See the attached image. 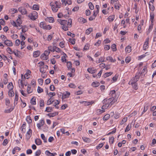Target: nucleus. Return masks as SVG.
<instances>
[{
	"label": "nucleus",
	"instance_id": "nucleus-1",
	"mask_svg": "<svg viewBox=\"0 0 156 156\" xmlns=\"http://www.w3.org/2000/svg\"><path fill=\"white\" fill-rule=\"evenodd\" d=\"M116 100L113 97L109 98L108 99L107 102L106 103L108 104V105H109V106L110 107L115 102Z\"/></svg>",
	"mask_w": 156,
	"mask_h": 156
},
{
	"label": "nucleus",
	"instance_id": "nucleus-2",
	"mask_svg": "<svg viewBox=\"0 0 156 156\" xmlns=\"http://www.w3.org/2000/svg\"><path fill=\"white\" fill-rule=\"evenodd\" d=\"M18 10L21 13L22 15H26L27 13V11L26 9L23 7L19 8Z\"/></svg>",
	"mask_w": 156,
	"mask_h": 156
},
{
	"label": "nucleus",
	"instance_id": "nucleus-3",
	"mask_svg": "<svg viewBox=\"0 0 156 156\" xmlns=\"http://www.w3.org/2000/svg\"><path fill=\"white\" fill-rule=\"evenodd\" d=\"M37 12L36 11H34L31 14V16H29V17L32 20H35L37 18V16L36 15H37Z\"/></svg>",
	"mask_w": 156,
	"mask_h": 156
},
{
	"label": "nucleus",
	"instance_id": "nucleus-4",
	"mask_svg": "<svg viewBox=\"0 0 156 156\" xmlns=\"http://www.w3.org/2000/svg\"><path fill=\"white\" fill-rule=\"evenodd\" d=\"M70 95V93L68 91H66L65 93H60V96L62 95V99L69 97Z\"/></svg>",
	"mask_w": 156,
	"mask_h": 156
},
{
	"label": "nucleus",
	"instance_id": "nucleus-5",
	"mask_svg": "<svg viewBox=\"0 0 156 156\" xmlns=\"http://www.w3.org/2000/svg\"><path fill=\"white\" fill-rule=\"evenodd\" d=\"M45 122L44 119H41L39 123L37 124V126L39 129H41V127L44 124Z\"/></svg>",
	"mask_w": 156,
	"mask_h": 156
},
{
	"label": "nucleus",
	"instance_id": "nucleus-6",
	"mask_svg": "<svg viewBox=\"0 0 156 156\" xmlns=\"http://www.w3.org/2000/svg\"><path fill=\"white\" fill-rule=\"evenodd\" d=\"M147 66H144V69L142 71L141 73H140V75L144 76L145 73H147Z\"/></svg>",
	"mask_w": 156,
	"mask_h": 156
},
{
	"label": "nucleus",
	"instance_id": "nucleus-7",
	"mask_svg": "<svg viewBox=\"0 0 156 156\" xmlns=\"http://www.w3.org/2000/svg\"><path fill=\"white\" fill-rule=\"evenodd\" d=\"M87 71L89 73L93 74L96 73L97 71V69L94 68H88L87 69Z\"/></svg>",
	"mask_w": 156,
	"mask_h": 156
},
{
	"label": "nucleus",
	"instance_id": "nucleus-8",
	"mask_svg": "<svg viewBox=\"0 0 156 156\" xmlns=\"http://www.w3.org/2000/svg\"><path fill=\"white\" fill-rule=\"evenodd\" d=\"M32 131L30 129L29 131L27 132L26 136L27 140L29 139L32 135Z\"/></svg>",
	"mask_w": 156,
	"mask_h": 156
},
{
	"label": "nucleus",
	"instance_id": "nucleus-9",
	"mask_svg": "<svg viewBox=\"0 0 156 156\" xmlns=\"http://www.w3.org/2000/svg\"><path fill=\"white\" fill-rule=\"evenodd\" d=\"M4 43L7 46H11L12 45V41L8 39L5 41Z\"/></svg>",
	"mask_w": 156,
	"mask_h": 156
},
{
	"label": "nucleus",
	"instance_id": "nucleus-10",
	"mask_svg": "<svg viewBox=\"0 0 156 156\" xmlns=\"http://www.w3.org/2000/svg\"><path fill=\"white\" fill-rule=\"evenodd\" d=\"M15 98L14 102V106H15L17 104V101L18 99V92L17 91H15Z\"/></svg>",
	"mask_w": 156,
	"mask_h": 156
},
{
	"label": "nucleus",
	"instance_id": "nucleus-11",
	"mask_svg": "<svg viewBox=\"0 0 156 156\" xmlns=\"http://www.w3.org/2000/svg\"><path fill=\"white\" fill-rule=\"evenodd\" d=\"M60 8V6L59 5H57V6L54 5L51 7L52 11L54 12H56L58 10V9Z\"/></svg>",
	"mask_w": 156,
	"mask_h": 156
},
{
	"label": "nucleus",
	"instance_id": "nucleus-12",
	"mask_svg": "<svg viewBox=\"0 0 156 156\" xmlns=\"http://www.w3.org/2000/svg\"><path fill=\"white\" fill-rule=\"evenodd\" d=\"M58 22L60 23L62 25L64 24H66L67 23V21L65 20H62L61 19H58Z\"/></svg>",
	"mask_w": 156,
	"mask_h": 156
},
{
	"label": "nucleus",
	"instance_id": "nucleus-13",
	"mask_svg": "<svg viewBox=\"0 0 156 156\" xmlns=\"http://www.w3.org/2000/svg\"><path fill=\"white\" fill-rule=\"evenodd\" d=\"M58 112H55L53 113H49L47 114V115L49 116L50 117H53L55 116V115H58Z\"/></svg>",
	"mask_w": 156,
	"mask_h": 156
},
{
	"label": "nucleus",
	"instance_id": "nucleus-14",
	"mask_svg": "<svg viewBox=\"0 0 156 156\" xmlns=\"http://www.w3.org/2000/svg\"><path fill=\"white\" fill-rule=\"evenodd\" d=\"M78 21L81 23H84L87 22V20L82 17L79 18L78 19Z\"/></svg>",
	"mask_w": 156,
	"mask_h": 156
},
{
	"label": "nucleus",
	"instance_id": "nucleus-15",
	"mask_svg": "<svg viewBox=\"0 0 156 156\" xmlns=\"http://www.w3.org/2000/svg\"><path fill=\"white\" fill-rule=\"evenodd\" d=\"M40 52L39 51H34L33 54V56L34 58L38 57L40 55Z\"/></svg>",
	"mask_w": 156,
	"mask_h": 156
},
{
	"label": "nucleus",
	"instance_id": "nucleus-16",
	"mask_svg": "<svg viewBox=\"0 0 156 156\" xmlns=\"http://www.w3.org/2000/svg\"><path fill=\"white\" fill-rule=\"evenodd\" d=\"M19 20L18 19H17L16 22L19 25H17V27H16L17 28V29H20L22 28V26L20 25V24H21L22 22L21 21H18Z\"/></svg>",
	"mask_w": 156,
	"mask_h": 156
},
{
	"label": "nucleus",
	"instance_id": "nucleus-17",
	"mask_svg": "<svg viewBox=\"0 0 156 156\" xmlns=\"http://www.w3.org/2000/svg\"><path fill=\"white\" fill-rule=\"evenodd\" d=\"M153 23H151L149 26V27L147 31V35H148L150 32L151 30H152L153 28Z\"/></svg>",
	"mask_w": 156,
	"mask_h": 156
},
{
	"label": "nucleus",
	"instance_id": "nucleus-18",
	"mask_svg": "<svg viewBox=\"0 0 156 156\" xmlns=\"http://www.w3.org/2000/svg\"><path fill=\"white\" fill-rule=\"evenodd\" d=\"M14 87L12 83V82H10L9 83V84L8 85V89H9V90H11Z\"/></svg>",
	"mask_w": 156,
	"mask_h": 156
},
{
	"label": "nucleus",
	"instance_id": "nucleus-19",
	"mask_svg": "<svg viewBox=\"0 0 156 156\" xmlns=\"http://www.w3.org/2000/svg\"><path fill=\"white\" fill-rule=\"evenodd\" d=\"M137 81V80H136L134 77H133L132 79H131V80H130L129 81V84H133V83H137L136 82Z\"/></svg>",
	"mask_w": 156,
	"mask_h": 156
},
{
	"label": "nucleus",
	"instance_id": "nucleus-20",
	"mask_svg": "<svg viewBox=\"0 0 156 156\" xmlns=\"http://www.w3.org/2000/svg\"><path fill=\"white\" fill-rule=\"evenodd\" d=\"M92 86L94 87H97L99 86L100 83L98 82H93L92 83Z\"/></svg>",
	"mask_w": 156,
	"mask_h": 156
},
{
	"label": "nucleus",
	"instance_id": "nucleus-21",
	"mask_svg": "<svg viewBox=\"0 0 156 156\" xmlns=\"http://www.w3.org/2000/svg\"><path fill=\"white\" fill-rule=\"evenodd\" d=\"M35 143L37 145H39L41 144L42 141L40 139H37L35 140Z\"/></svg>",
	"mask_w": 156,
	"mask_h": 156
},
{
	"label": "nucleus",
	"instance_id": "nucleus-22",
	"mask_svg": "<svg viewBox=\"0 0 156 156\" xmlns=\"http://www.w3.org/2000/svg\"><path fill=\"white\" fill-rule=\"evenodd\" d=\"M115 18V15H113L110 16L108 17V21L110 22H112L114 20Z\"/></svg>",
	"mask_w": 156,
	"mask_h": 156
},
{
	"label": "nucleus",
	"instance_id": "nucleus-23",
	"mask_svg": "<svg viewBox=\"0 0 156 156\" xmlns=\"http://www.w3.org/2000/svg\"><path fill=\"white\" fill-rule=\"evenodd\" d=\"M36 98L35 97L32 98L30 100V103L32 105H35L36 104Z\"/></svg>",
	"mask_w": 156,
	"mask_h": 156
},
{
	"label": "nucleus",
	"instance_id": "nucleus-24",
	"mask_svg": "<svg viewBox=\"0 0 156 156\" xmlns=\"http://www.w3.org/2000/svg\"><path fill=\"white\" fill-rule=\"evenodd\" d=\"M140 72H137L136 73L135 76L134 77L138 81L140 78Z\"/></svg>",
	"mask_w": 156,
	"mask_h": 156
},
{
	"label": "nucleus",
	"instance_id": "nucleus-25",
	"mask_svg": "<svg viewBox=\"0 0 156 156\" xmlns=\"http://www.w3.org/2000/svg\"><path fill=\"white\" fill-rule=\"evenodd\" d=\"M67 23H68L67 25L68 27H71L72 26V20L71 19H69L68 20V21H67Z\"/></svg>",
	"mask_w": 156,
	"mask_h": 156
},
{
	"label": "nucleus",
	"instance_id": "nucleus-26",
	"mask_svg": "<svg viewBox=\"0 0 156 156\" xmlns=\"http://www.w3.org/2000/svg\"><path fill=\"white\" fill-rule=\"evenodd\" d=\"M131 50V47L129 46H127L125 48V51L128 53L130 52Z\"/></svg>",
	"mask_w": 156,
	"mask_h": 156
},
{
	"label": "nucleus",
	"instance_id": "nucleus-27",
	"mask_svg": "<svg viewBox=\"0 0 156 156\" xmlns=\"http://www.w3.org/2000/svg\"><path fill=\"white\" fill-rule=\"evenodd\" d=\"M46 24L43 22H41L39 24V26L41 28L45 29L46 28Z\"/></svg>",
	"mask_w": 156,
	"mask_h": 156
},
{
	"label": "nucleus",
	"instance_id": "nucleus-28",
	"mask_svg": "<svg viewBox=\"0 0 156 156\" xmlns=\"http://www.w3.org/2000/svg\"><path fill=\"white\" fill-rule=\"evenodd\" d=\"M39 6L38 5L35 4L33 6V9L36 10H39Z\"/></svg>",
	"mask_w": 156,
	"mask_h": 156
},
{
	"label": "nucleus",
	"instance_id": "nucleus-29",
	"mask_svg": "<svg viewBox=\"0 0 156 156\" xmlns=\"http://www.w3.org/2000/svg\"><path fill=\"white\" fill-rule=\"evenodd\" d=\"M113 73L112 72H110L109 73H107L104 74L103 76L104 78H106L109 76L111 75Z\"/></svg>",
	"mask_w": 156,
	"mask_h": 156
},
{
	"label": "nucleus",
	"instance_id": "nucleus-30",
	"mask_svg": "<svg viewBox=\"0 0 156 156\" xmlns=\"http://www.w3.org/2000/svg\"><path fill=\"white\" fill-rule=\"evenodd\" d=\"M131 84L132 85L133 88L135 90H136L138 89V87L137 86V83H133V84Z\"/></svg>",
	"mask_w": 156,
	"mask_h": 156
},
{
	"label": "nucleus",
	"instance_id": "nucleus-31",
	"mask_svg": "<svg viewBox=\"0 0 156 156\" xmlns=\"http://www.w3.org/2000/svg\"><path fill=\"white\" fill-rule=\"evenodd\" d=\"M150 20L151 22V23H153V20L154 17V14L153 13H151L150 14Z\"/></svg>",
	"mask_w": 156,
	"mask_h": 156
},
{
	"label": "nucleus",
	"instance_id": "nucleus-32",
	"mask_svg": "<svg viewBox=\"0 0 156 156\" xmlns=\"http://www.w3.org/2000/svg\"><path fill=\"white\" fill-rule=\"evenodd\" d=\"M93 30V29L92 28H90L87 29L86 31V33L87 35H88L90 34L91 32Z\"/></svg>",
	"mask_w": 156,
	"mask_h": 156
},
{
	"label": "nucleus",
	"instance_id": "nucleus-33",
	"mask_svg": "<svg viewBox=\"0 0 156 156\" xmlns=\"http://www.w3.org/2000/svg\"><path fill=\"white\" fill-rule=\"evenodd\" d=\"M13 53L15 54V55L17 57L20 58L21 57V55H20V51H17L15 52L14 51Z\"/></svg>",
	"mask_w": 156,
	"mask_h": 156
},
{
	"label": "nucleus",
	"instance_id": "nucleus-34",
	"mask_svg": "<svg viewBox=\"0 0 156 156\" xmlns=\"http://www.w3.org/2000/svg\"><path fill=\"white\" fill-rule=\"evenodd\" d=\"M110 115L109 114H107L105 115L103 117V119L104 120H107L109 119Z\"/></svg>",
	"mask_w": 156,
	"mask_h": 156
},
{
	"label": "nucleus",
	"instance_id": "nucleus-35",
	"mask_svg": "<svg viewBox=\"0 0 156 156\" xmlns=\"http://www.w3.org/2000/svg\"><path fill=\"white\" fill-rule=\"evenodd\" d=\"M41 137L44 143L47 142V139L45 137V136L43 134H41Z\"/></svg>",
	"mask_w": 156,
	"mask_h": 156
},
{
	"label": "nucleus",
	"instance_id": "nucleus-36",
	"mask_svg": "<svg viewBox=\"0 0 156 156\" xmlns=\"http://www.w3.org/2000/svg\"><path fill=\"white\" fill-rule=\"evenodd\" d=\"M50 53V51L48 50H46L44 51V54H45V58H48L47 56L49 55Z\"/></svg>",
	"mask_w": 156,
	"mask_h": 156
},
{
	"label": "nucleus",
	"instance_id": "nucleus-37",
	"mask_svg": "<svg viewBox=\"0 0 156 156\" xmlns=\"http://www.w3.org/2000/svg\"><path fill=\"white\" fill-rule=\"evenodd\" d=\"M150 3H149V8L152 11H153L154 10V5H153V4L152 5H151Z\"/></svg>",
	"mask_w": 156,
	"mask_h": 156
},
{
	"label": "nucleus",
	"instance_id": "nucleus-38",
	"mask_svg": "<svg viewBox=\"0 0 156 156\" xmlns=\"http://www.w3.org/2000/svg\"><path fill=\"white\" fill-rule=\"evenodd\" d=\"M52 111V108L51 107H47L45 111L47 112H50Z\"/></svg>",
	"mask_w": 156,
	"mask_h": 156
},
{
	"label": "nucleus",
	"instance_id": "nucleus-39",
	"mask_svg": "<svg viewBox=\"0 0 156 156\" xmlns=\"http://www.w3.org/2000/svg\"><path fill=\"white\" fill-rule=\"evenodd\" d=\"M26 120L29 124H30L32 122V120L30 116H27V117Z\"/></svg>",
	"mask_w": 156,
	"mask_h": 156
},
{
	"label": "nucleus",
	"instance_id": "nucleus-40",
	"mask_svg": "<svg viewBox=\"0 0 156 156\" xmlns=\"http://www.w3.org/2000/svg\"><path fill=\"white\" fill-rule=\"evenodd\" d=\"M88 5L89 8L90 9L92 10L94 9V6L93 5L92 3L91 2H90L88 3Z\"/></svg>",
	"mask_w": 156,
	"mask_h": 156
},
{
	"label": "nucleus",
	"instance_id": "nucleus-41",
	"mask_svg": "<svg viewBox=\"0 0 156 156\" xmlns=\"http://www.w3.org/2000/svg\"><path fill=\"white\" fill-rule=\"evenodd\" d=\"M67 66L68 69H70L72 67V63L70 62H67Z\"/></svg>",
	"mask_w": 156,
	"mask_h": 156
},
{
	"label": "nucleus",
	"instance_id": "nucleus-42",
	"mask_svg": "<svg viewBox=\"0 0 156 156\" xmlns=\"http://www.w3.org/2000/svg\"><path fill=\"white\" fill-rule=\"evenodd\" d=\"M127 119V117H125L123 118L122 121H121L120 124L121 125H122L124 122H126Z\"/></svg>",
	"mask_w": 156,
	"mask_h": 156
},
{
	"label": "nucleus",
	"instance_id": "nucleus-43",
	"mask_svg": "<svg viewBox=\"0 0 156 156\" xmlns=\"http://www.w3.org/2000/svg\"><path fill=\"white\" fill-rule=\"evenodd\" d=\"M148 43L147 42H145L144 45V50H145L148 48Z\"/></svg>",
	"mask_w": 156,
	"mask_h": 156
},
{
	"label": "nucleus",
	"instance_id": "nucleus-44",
	"mask_svg": "<svg viewBox=\"0 0 156 156\" xmlns=\"http://www.w3.org/2000/svg\"><path fill=\"white\" fill-rule=\"evenodd\" d=\"M82 139L84 142L87 143H89L90 141V139L89 138L85 137H83Z\"/></svg>",
	"mask_w": 156,
	"mask_h": 156
},
{
	"label": "nucleus",
	"instance_id": "nucleus-45",
	"mask_svg": "<svg viewBox=\"0 0 156 156\" xmlns=\"http://www.w3.org/2000/svg\"><path fill=\"white\" fill-rule=\"evenodd\" d=\"M47 19L49 22L53 23L54 21V19L52 17H47Z\"/></svg>",
	"mask_w": 156,
	"mask_h": 156
},
{
	"label": "nucleus",
	"instance_id": "nucleus-46",
	"mask_svg": "<svg viewBox=\"0 0 156 156\" xmlns=\"http://www.w3.org/2000/svg\"><path fill=\"white\" fill-rule=\"evenodd\" d=\"M16 148H18V151H20L21 150V149L20 147H14L13 150H12V153L13 154H14L16 153Z\"/></svg>",
	"mask_w": 156,
	"mask_h": 156
},
{
	"label": "nucleus",
	"instance_id": "nucleus-47",
	"mask_svg": "<svg viewBox=\"0 0 156 156\" xmlns=\"http://www.w3.org/2000/svg\"><path fill=\"white\" fill-rule=\"evenodd\" d=\"M7 51L10 54H12L14 53V51H12L11 48H10L8 47L7 48Z\"/></svg>",
	"mask_w": 156,
	"mask_h": 156
},
{
	"label": "nucleus",
	"instance_id": "nucleus-48",
	"mask_svg": "<svg viewBox=\"0 0 156 156\" xmlns=\"http://www.w3.org/2000/svg\"><path fill=\"white\" fill-rule=\"evenodd\" d=\"M14 93L13 91L9 90V97H12L14 96Z\"/></svg>",
	"mask_w": 156,
	"mask_h": 156
},
{
	"label": "nucleus",
	"instance_id": "nucleus-49",
	"mask_svg": "<svg viewBox=\"0 0 156 156\" xmlns=\"http://www.w3.org/2000/svg\"><path fill=\"white\" fill-rule=\"evenodd\" d=\"M75 39L69 38V41L72 44H74L75 43Z\"/></svg>",
	"mask_w": 156,
	"mask_h": 156
},
{
	"label": "nucleus",
	"instance_id": "nucleus-50",
	"mask_svg": "<svg viewBox=\"0 0 156 156\" xmlns=\"http://www.w3.org/2000/svg\"><path fill=\"white\" fill-rule=\"evenodd\" d=\"M111 48L113 51H115L116 50V45L115 44H113L112 45Z\"/></svg>",
	"mask_w": 156,
	"mask_h": 156
},
{
	"label": "nucleus",
	"instance_id": "nucleus-51",
	"mask_svg": "<svg viewBox=\"0 0 156 156\" xmlns=\"http://www.w3.org/2000/svg\"><path fill=\"white\" fill-rule=\"evenodd\" d=\"M54 101H51V99L50 98L48 100L47 102V105H49L52 103Z\"/></svg>",
	"mask_w": 156,
	"mask_h": 156
},
{
	"label": "nucleus",
	"instance_id": "nucleus-52",
	"mask_svg": "<svg viewBox=\"0 0 156 156\" xmlns=\"http://www.w3.org/2000/svg\"><path fill=\"white\" fill-rule=\"evenodd\" d=\"M53 49L55 50V51L57 52H59L61 51V50L60 48L56 47L54 46L53 47Z\"/></svg>",
	"mask_w": 156,
	"mask_h": 156
},
{
	"label": "nucleus",
	"instance_id": "nucleus-53",
	"mask_svg": "<svg viewBox=\"0 0 156 156\" xmlns=\"http://www.w3.org/2000/svg\"><path fill=\"white\" fill-rule=\"evenodd\" d=\"M44 102L43 100H41L40 101V107H44Z\"/></svg>",
	"mask_w": 156,
	"mask_h": 156
},
{
	"label": "nucleus",
	"instance_id": "nucleus-54",
	"mask_svg": "<svg viewBox=\"0 0 156 156\" xmlns=\"http://www.w3.org/2000/svg\"><path fill=\"white\" fill-rule=\"evenodd\" d=\"M40 71L42 73H44L45 72L46 70L43 67H40Z\"/></svg>",
	"mask_w": 156,
	"mask_h": 156
},
{
	"label": "nucleus",
	"instance_id": "nucleus-55",
	"mask_svg": "<svg viewBox=\"0 0 156 156\" xmlns=\"http://www.w3.org/2000/svg\"><path fill=\"white\" fill-rule=\"evenodd\" d=\"M10 104V101L9 99H5V105L6 106H9Z\"/></svg>",
	"mask_w": 156,
	"mask_h": 156
},
{
	"label": "nucleus",
	"instance_id": "nucleus-56",
	"mask_svg": "<svg viewBox=\"0 0 156 156\" xmlns=\"http://www.w3.org/2000/svg\"><path fill=\"white\" fill-rule=\"evenodd\" d=\"M66 24L62 25V28L65 31L67 30H68V27L66 26Z\"/></svg>",
	"mask_w": 156,
	"mask_h": 156
},
{
	"label": "nucleus",
	"instance_id": "nucleus-57",
	"mask_svg": "<svg viewBox=\"0 0 156 156\" xmlns=\"http://www.w3.org/2000/svg\"><path fill=\"white\" fill-rule=\"evenodd\" d=\"M14 108H10L9 109L7 110H5V113H9L10 112H12L13 110V109H14Z\"/></svg>",
	"mask_w": 156,
	"mask_h": 156
},
{
	"label": "nucleus",
	"instance_id": "nucleus-58",
	"mask_svg": "<svg viewBox=\"0 0 156 156\" xmlns=\"http://www.w3.org/2000/svg\"><path fill=\"white\" fill-rule=\"evenodd\" d=\"M67 35L68 36H70L72 37H73L75 36V34H72L70 32L68 31L67 33Z\"/></svg>",
	"mask_w": 156,
	"mask_h": 156
},
{
	"label": "nucleus",
	"instance_id": "nucleus-59",
	"mask_svg": "<svg viewBox=\"0 0 156 156\" xmlns=\"http://www.w3.org/2000/svg\"><path fill=\"white\" fill-rule=\"evenodd\" d=\"M37 92L38 93H40L43 91V89L41 88L40 87H38L37 88Z\"/></svg>",
	"mask_w": 156,
	"mask_h": 156
},
{
	"label": "nucleus",
	"instance_id": "nucleus-60",
	"mask_svg": "<svg viewBox=\"0 0 156 156\" xmlns=\"http://www.w3.org/2000/svg\"><path fill=\"white\" fill-rule=\"evenodd\" d=\"M0 37L2 40L4 41H6V40L7 39L6 37H5L3 35H1Z\"/></svg>",
	"mask_w": 156,
	"mask_h": 156
},
{
	"label": "nucleus",
	"instance_id": "nucleus-61",
	"mask_svg": "<svg viewBox=\"0 0 156 156\" xmlns=\"http://www.w3.org/2000/svg\"><path fill=\"white\" fill-rule=\"evenodd\" d=\"M41 154V151L40 150H38L35 153V155L36 156H39Z\"/></svg>",
	"mask_w": 156,
	"mask_h": 156
},
{
	"label": "nucleus",
	"instance_id": "nucleus-62",
	"mask_svg": "<svg viewBox=\"0 0 156 156\" xmlns=\"http://www.w3.org/2000/svg\"><path fill=\"white\" fill-rule=\"evenodd\" d=\"M114 136H111V137L109 138V142L111 143V144H112L114 142Z\"/></svg>",
	"mask_w": 156,
	"mask_h": 156
},
{
	"label": "nucleus",
	"instance_id": "nucleus-63",
	"mask_svg": "<svg viewBox=\"0 0 156 156\" xmlns=\"http://www.w3.org/2000/svg\"><path fill=\"white\" fill-rule=\"evenodd\" d=\"M104 145V144L102 143L100 144L99 145L97 146L96 147V149L98 150L100 149L101 147H102Z\"/></svg>",
	"mask_w": 156,
	"mask_h": 156
},
{
	"label": "nucleus",
	"instance_id": "nucleus-64",
	"mask_svg": "<svg viewBox=\"0 0 156 156\" xmlns=\"http://www.w3.org/2000/svg\"><path fill=\"white\" fill-rule=\"evenodd\" d=\"M108 106L109 105H108V104H105V105L102 106L101 107V108L102 109H106Z\"/></svg>",
	"mask_w": 156,
	"mask_h": 156
}]
</instances>
